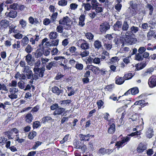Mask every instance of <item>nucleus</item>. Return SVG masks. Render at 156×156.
Wrapping results in <instances>:
<instances>
[{"label": "nucleus", "instance_id": "nucleus-40", "mask_svg": "<svg viewBox=\"0 0 156 156\" xmlns=\"http://www.w3.org/2000/svg\"><path fill=\"white\" fill-rule=\"evenodd\" d=\"M25 51L28 53H30L33 50V48L30 44L27 45L25 48Z\"/></svg>", "mask_w": 156, "mask_h": 156}, {"label": "nucleus", "instance_id": "nucleus-55", "mask_svg": "<svg viewBox=\"0 0 156 156\" xmlns=\"http://www.w3.org/2000/svg\"><path fill=\"white\" fill-rule=\"evenodd\" d=\"M135 59L138 61H141L143 60V57L141 54L138 53L136 55Z\"/></svg>", "mask_w": 156, "mask_h": 156}, {"label": "nucleus", "instance_id": "nucleus-1", "mask_svg": "<svg viewBox=\"0 0 156 156\" xmlns=\"http://www.w3.org/2000/svg\"><path fill=\"white\" fill-rule=\"evenodd\" d=\"M45 69L44 67H42L40 69L39 68H34V74H32V77L33 80H36L39 77H42L44 76V73Z\"/></svg>", "mask_w": 156, "mask_h": 156}, {"label": "nucleus", "instance_id": "nucleus-13", "mask_svg": "<svg viewBox=\"0 0 156 156\" xmlns=\"http://www.w3.org/2000/svg\"><path fill=\"white\" fill-rule=\"evenodd\" d=\"M122 24L121 21H117L113 26L114 30L115 31H120L121 30Z\"/></svg>", "mask_w": 156, "mask_h": 156}, {"label": "nucleus", "instance_id": "nucleus-44", "mask_svg": "<svg viewBox=\"0 0 156 156\" xmlns=\"http://www.w3.org/2000/svg\"><path fill=\"white\" fill-rule=\"evenodd\" d=\"M115 36V34H107L105 36V38L109 40H111L114 38Z\"/></svg>", "mask_w": 156, "mask_h": 156}, {"label": "nucleus", "instance_id": "nucleus-45", "mask_svg": "<svg viewBox=\"0 0 156 156\" xmlns=\"http://www.w3.org/2000/svg\"><path fill=\"white\" fill-rule=\"evenodd\" d=\"M32 72L31 70H30V67L27 66H25L24 68H23V72L24 73H27L30 72Z\"/></svg>", "mask_w": 156, "mask_h": 156}, {"label": "nucleus", "instance_id": "nucleus-22", "mask_svg": "<svg viewBox=\"0 0 156 156\" xmlns=\"http://www.w3.org/2000/svg\"><path fill=\"white\" fill-rule=\"evenodd\" d=\"M29 41V39L27 36L24 37L21 40L22 45L23 46H25L28 44Z\"/></svg>", "mask_w": 156, "mask_h": 156}, {"label": "nucleus", "instance_id": "nucleus-16", "mask_svg": "<svg viewBox=\"0 0 156 156\" xmlns=\"http://www.w3.org/2000/svg\"><path fill=\"white\" fill-rule=\"evenodd\" d=\"M85 19V15L83 14H82L80 15L79 18V25L81 27H83L85 25L84 21Z\"/></svg>", "mask_w": 156, "mask_h": 156}, {"label": "nucleus", "instance_id": "nucleus-23", "mask_svg": "<svg viewBox=\"0 0 156 156\" xmlns=\"http://www.w3.org/2000/svg\"><path fill=\"white\" fill-rule=\"evenodd\" d=\"M52 92L56 94L59 95L61 92V90L57 87L54 86L52 88Z\"/></svg>", "mask_w": 156, "mask_h": 156}, {"label": "nucleus", "instance_id": "nucleus-5", "mask_svg": "<svg viewBox=\"0 0 156 156\" xmlns=\"http://www.w3.org/2000/svg\"><path fill=\"white\" fill-rule=\"evenodd\" d=\"M129 140V137H123L121 141L117 142L115 144V146H117L116 147L117 149L119 150L120 147H122V145L123 144L128 142Z\"/></svg>", "mask_w": 156, "mask_h": 156}, {"label": "nucleus", "instance_id": "nucleus-2", "mask_svg": "<svg viewBox=\"0 0 156 156\" xmlns=\"http://www.w3.org/2000/svg\"><path fill=\"white\" fill-rule=\"evenodd\" d=\"M120 38L122 39L120 40L121 43H122V45L123 44L124 41L129 44H132L136 43L137 40L136 38L132 37L129 36H127L126 34L125 35H121Z\"/></svg>", "mask_w": 156, "mask_h": 156}, {"label": "nucleus", "instance_id": "nucleus-60", "mask_svg": "<svg viewBox=\"0 0 156 156\" xmlns=\"http://www.w3.org/2000/svg\"><path fill=\"white\" fill-rule=\"evenodd\" d=\"M140 133L141 132L140 131H136L131 133L130 134L128 135L129 136H134L140 135Z\"/></svg>", "mask_w": 156, "mask_h": 156}, {"label": "nucleus", "instance_id": "nucleus-50", "mask_svg": "<svg viewBox=\"0 0 156 156\" xmlns=\"http://www.w3.org/2000/svg\"><path fill=\"white\" fill-rule=\"evenodd\" d=\"M154 32L152 31H149L147 34V37L148 40L151 39V37L154 35Z\"/></svg>", "mask_w": 156, "mask_h": 156}, {"label": "nucleus", "instance_id": "nucleus-52", "mask_svg": "<svg viewBox=\"0 0 156 156\" xmlns=\"http://www.w3.org/2000/svg\"><path fill=\"white\" fill-rule=\"evenodd\" d=\"M56 30L59 33H62L63 30V27L61 25H58L57 27Z\"/></svg>", "mask_w": 156, "mask_h": 156}, {"label": "nucleus", "instance_id": "nucleus-61", "mask_svg": "<svg viewBox=\"0 0 156 156\" xmlns=\"http://www.w3.org/2000/svg\"><path fill=\"white\" fill-rule=\"evenodd\" d=\"M20 24L21 25L22 27L23 28L25 27L27 25L26 21L25 20L23 19L20 20Z\"/></svg>", "mask_w": 156, "mask_h": 156}, {"label": "nucleus", "instance_id": "nucleus-14", "mask_svg": "<svg viewBox=\"0 0 156 156\" xmlns=\"http://www.w3.org/2000/svg\"><path fill=\"white\" fill-rule=\"evenodd\" d=\"M57 62L55 61H52L48 63L46 66V68L48 70H50L53 67H55L56 66Z\"/></svg>", "mask_w": 156, "mask_h": 156}, {"label": "nucleus", "instance_id": "nucleus-21", "mask_svg": "<svg viewBox=\"0 0 156 156\" xmlns=\"http://www.w3.org/2000/svg\"><path fill=\"white\" fill-rule=\"evenodd\" d=\"M94 45L95 48L98 50L102 46L101 42L99 40L95 41L94 42Z\"/></svg>", "mask_w": 156, "mask_h": 156}, {"label": "nucleus", "instance_id": "nucleus-8", "mask_svg": "<svg viewBox=\"0 0 156 156\" xmlns=\"http://www.w3.org/2000/svg\"><path fill=\"white\" fill-rule=\"evenodd\" d=\"M9 25V22L6 20H2L0 22V29L4 30Z\"/></svg>", "mask_w": 156, "mask_h": 156}, {"label": "nucleus", "instance_id": "nucleus-26", "mask_svg": "<svg viewBox=\"0 0 156 156\" xmlns=\"http://www.w3.org/2000/svg\"><path fill=\"white\" fill-rule=\"evenodd\" d=\"M71 101L70 100L68 99L61 101L60 103L62 106H65L66 105H69L71 103Z\"/></svg>", "mask_w": 156, "mask_h": 156}, {"label": "nucleus", "instance_id": "nucleus-54", "mask_svg": "<svg viewBox=\"0 0 156 156\" xmlns=\"http://www.w3.org/2000/svg\"><path fill=\"white\" fill-rule=\"evenodd\" d=\"M28 20L29 23L32 24H33L34 23H37V20L34 19L31 16H30L28 19Z\"/></svg>", "mask_w": 156, "mask_h": 156}, {"label": "nucleus", "instance_id": "nucleus-46", "mask_svg": "<svg viewBox=\"0 0 156 156\" xmlns=\"http://www.w3.org/2000/svg\"><path fill=\"white\" fill-rule=\"evenodd\" d=\"M67 2L66 0H61L58 1V4L59 5L65 6L67 5Z\"/></svg>", "mask_w": 156, "mask_h": 156}, {"label": "nucleus", "instance_id": "nucleus-39", "mask_svg": "<svg viewBox=\"0 0 156 156\" xmlns=\"http://www.w3.org/2000/svg\"><path fill=\"white\" fill-rule=\"evenodd\" d=\"M146 66L145 63L143 62L140 64H137L136 68L137 70H138L143 69Z\"/></svg>", "mask_w": 156, "mask_h": 156}, {"label": "nucleus", "instance_id": "nucleus-49", "mask_svg": "<svg viewBox=\"0 0 156 156\" xmlns=\"http://www.w3.org/2000/svg\"><path fill=\"white\" fill-rule=\"evenodd\" d=\"M18 84L16 80H12L11 83H9V86L11 87H16Z\"/></svg>", "mask_w": 156, "mask_h": 156}, {"label": "nucleus", "instance_id": "nucleus-42", "mask_svg": "<svg viewBox=\"0 0 156 156\" xmlns=\"http://www.w3.org/2000/svg\"><path fill=\"white\" fill-rule=\"evenodd\" d=\"M75 67L78 70H82L83 68V66L82 64L79 63L78 62H77Z\"/></svg>", "mask_w": 156, "mask_h": 156}, {"label": "nucleus", "instance_id": "nucleus-20", "mask_svg": "<svg viewBox=\"0 0 156 156\" xmlns=\"http://www.w3.org/2000/svg\"><path fill=\"white\" fill-rule=\"evenodd\" d=\"M0 90L3 91L2 92V93L5 94L8 92V90L5 84L0 83Z\"/></svg>", "mask_w": 156, "mask_h": 156}, {"label": "nucleus", "instance_id": "nucleus-62", "mask_svg": "<svg viewBox=\"0 0 156 156\" xmlns=\"http://www.w3.org/2000/svg\"><path fill=\"white\" fill-rule=\"evenodd\" d=\"M146 50V48L143 47H141L139 48L138 50V51L140 54H142Z\"/></svg>", "mask_w": 156, "mask_h": 156}, {"label": "nucleus", "instance_id": "nucleus-7", "mask_svg": "<svg viewBox=\"0 0 156 156\" xmlns=\"http://www.w3.org/2000/svg\"><path fill=\"white\" fill-rule=\"evenodd\" d=\"M148 84L151 87H153L156 86V76L153 75L149 79Z\"/></svg>", "mask_w": 156, "mask_h": 156}, {"label": "nucleus", "instance_id": "nucleus-33", "mask_svg": "<svg viewBox=\"0 0 156 156\" xmlns=\"http://www.w3.org/2000/svg\"><path fill=\"white\" fill-rule=\"evenodd\" d=\"M154 69L153 68H150L148 69L147 71L143 74L144 76H147L151 74L153 72Z\"/></svg>", "mask_w": 156, "mask_h": 156}, {"label": "nucleus", "instance_id": "nucleus-25", "mask_svg": "<svg viewBox=\"0 0 156 156\" xmlns=\"http://www.w3.org/2000/svg\"><path fill=\"white\" fill-rule=\"evenodd\" d=\"M58 36L57 33L55 32H51L49 34V36L50 39H55Z\"/></svg>", "mask_w": 156, "mask_h": 156}, {"label": "nucleus", "instance_id": "nucleus-43", "mask_svg": "<svg viewBox=\"0 0 156 156\" xmlns=\"http://www.w3.org/2000/svg\"><path fill=\"white\" fill-rule=\"evenodd\" d=\"M153 132L154 131L153 129L150 128L148 129L147 132L146 134L147 136H152L154 135Z\"/></svg>", "mask_w": 156, "mask_h": 156}, {"label": "nucleus", "instance_id": "nucleus-38", "mask_svg": "<svg viewBox=\"0 0 156 156\" xmlns=\"http://www.w3.org/2000/svg\"><path fill=\"white\" fill-rule=\"evenodd\" d=\"M89 54V51L87 50H84L83 51L81 52L79 54L81 57H84L87 56Z\"/></svg>", "mask_w": 156, "mask_h": 156}, {"label": "nucleus", "instance_id": "nucleus-32", "mask_svg": "<svg viewBox=\"0 0 156 156\" xmlns=\"http://www.w3.org/2000/svg\"><path fill=\"white\" fill-rule=\"evenodd\" d=\"M85 36L86 37L87 39L89 41H91L94 38V35L90 32H88L85 33Z\"/></svg>", "mask_w": 156, "mask_h": 156}, {"label": "nucleus", "instance_id": "nucleus-3", "mask_svg": "<svg viewBox=\"0 0 156 156\" xmlns=\"http://www.w3.org/2000/svg\"><path fill=\"white\" fill-rule=\"evenodd\" d=\"M10 94L8 95V97L11 99H16L18 98V89L16 87H11L9 89Z\"/></svg>", "mask_w": 156, "mask_h": 156}, {"label": "nucleus", "instance_id": "nucleus-47", "mask_svg": "<svg viewBox=\"0 0 156 156\" xmlns=\"http://www.w3.org/2000/svg\"><path fill=\"white\" fill-rule=\"evenodd\" d=\"M131 32L133 33H136L139 31V28L133 26L130 29Z\"/></svg>", "mask_w": 156, "mask_h": 156}, {"label": "nucleus", "instance_id": "nucleus-12", "mask_svg": "<svg viewBox=\"0 0 156 156\" xmlns=\"http://www.w3.org/2000/svg\"><path fill=\"white\" fill-rule=\"evenodd\" d=\"M87 67L89 70H91L95 74H98L99 73L100 69L98 67L90 65L87 66Z\"/></svg>", "mask_w": 156, "mask_h": 156}, {"label": "nucleus", "instance_id": "nucleus-48", "mask_svg": "<svg viewBox=\"0 0 156 156\" xmlns=\"http://www.w3.org/2000/svg\"><path fill=\"white\" fill-rule=\"evenodd\" d=\"M145 101L143 100H141L135 102L134 103V105H140L141 106L144 105V106Z\"/></svg>", "mask_w": 156, "mask_h": 156}, {"label": "nucleus", "instance_id": "nucleus-24", "mask_svg": "<svg viewBox=\"0 0 156 156\" xmlns=\"http://www.w3.org/2000/svg\"><path fill=\"white\" fill-rule=\"evenodd\" d=\"M65 109L63 108H58L54 112L55 115H61L64 111Z\"/></svg>", "mask_w": 156, "mask_h": 156}, {"label": "nucleus", "instance_id": "nucleus-51", "mask_svg": "<svg viewBox=\"0 0 156 156\" xmlns=\"http://www.w3.org/2000/svg\"><path fill=\"white\" fill-rule=\"evenodd\" d=\"M138 116L136 115H134L132 116V118H129V121L130 122L131 120L133 121H137L138 119Z\"/></svg>", "mask_w": 156, "mask_h": 156}, {"label": "nucleus", "instance_id": "nucleus-57", "mask_svg": "<svg viewBox=\"0 0 156 156\" xmlns=\"http://www.w3.org/2000/svg\"><path fill=\"white\" fill-rule=\"evenodd\" d=\"M92 6L90 3H86L84 7L86 11H89L90 10Z\"/></svg>", "mask_w": 156, "mask_h": 156}, {"label": "nucleus", "instance_id": "nucleus-31", "mask_svg": "<svg viewBox=\"0 0 156 156\" xmlns=\"http://www.w3.org/2000/svg\"><path fill=\"white\" fill-rule=\"evenodd\" d=\"M25 83L23 81H20L18 83V86L20 89H23L25 87Z\"/></svg>", "mask_w": 156, "mask_h": 156}, {"label": "nucleus", "instance_id": "nucleus-17", "mask_svg": "<svg viewBox=\"0 0 156 156\" xmlns=\"http://www.w3.org/2000/svg\"><path fill=\"white\" fill-rule=\"evenodd\" d=\"M87 2H90L92 5V7L94 9V7L100 5V4L97 2V0H86Z\"/></svg>", "mask_w": 156, "mask_h": 156}, {"label": "nucleus", "instance_id": "nucleus-6", "mask_svg": "<svg viewBox=\"0 0 156 156\" xmlns=\"http://www.w3.org/2000/svg\"><path fill=\"white\" fill-rule=\"evenodd\" d=\"M110 28V26L107 22L101 23L100 26V30L102 33H105Z\"/></svg>", "mask_w": 156, "mask_h": 156}, {"label": "nucleus", "instance_id": "nucleus-29", "mask_svg": "<svg viewBox=\"0 0 156 156\" xmlns=\"http://www.w3.org/2000/svg\"><path fill=\"white\" fill-rule=\"evenodd\" d=\"M39 39V36L37 35H36L35 36H34V38L32 37L30 39V41L31 42L32 44H35V41H37Z\"/></svg>", "mask_w": 156, "mask_h": 156}, {"label": "nucleus", "instance_id": "nucleus-4", "mask_svg": "<svg viewBox=\"0 0 156 156\" xmlns=\"http://www.w3.org/2000/svg\"><path fill=\"white\" fill-rule=\"evenodd\" d=\"M77 42L79 44L78 46H80V48L82 49L87 50L90 48L89 44L84 40H79Z\"/></svg>", "mask_w": 156, "mask_h": 156}, {"label": "nucleus", "instance_id": "nucleus-27", "mask_svg": "<svg viewBox=\"0 0 156 156\" xmlns=\"http://www.w3.org/2000/svg\"><path fill=\"white\" fill-rule=\"evenodd\" d=\"M115 130V125L112 123L110 126V127L109 128L108 132L110 134L113 133Z\"/></svg>", "mask_w": 156, "mask_h": 156}, {"label": "nucleus", "instance_id": "nucleus-19", "mask_svg": "<svg viewBox=\"0 0 156 156\" xmlns=\"http://www.w3.org/2000/svg\"><path fill=\"white\" fill-rule=\"evenodd\" d=\"M33 119V117L30 113L27 114L25 117V121L28 123H30Z\"/></svg>", "mask_w": 156, "mask_h": 156}, {"label": "nucleus", "instance_id": "nucleus-18", "mask_svg": "<svg viewBox=\"0 0 156 156\" xmlns=\"http://www.w3.org/2000/svg\"><path fill=\"white\" fill-rule=\"evenodd\" d=\"M48 39L47 38H44L43 39L41 42V44L42 46V47L44 48L46 47L51 45L50 43L48 41Z\"/></svg>", "mask_w": 156, "mask_h": 156}, {"label": "nucleus", "instance_id": "nucleus-9", "mask_svg": "<svg viewBox=\"0 0 156 156\" xmlns=\"http://www.w3.org/2000/svg\"><path fill=\"white\" fill-rule=\"evenodd\" d=\"M59 24L69 26L70 25V20L69 17L67 16L64 17L62 20H60L59 21Z\"/></svg>", "mask_w": 156, "mask_h": 156}, {"label": "nucleus", "instance_id": "nucleus-11", "mask_svg": "<svg viewBox=\"0 0 156 156\" xmlns=\"http://www.w3.org/2000/svg\"><path fill=\"white\" fill-rule=\"evenodd\" d=\"M147 148L146 145L144 143H140L136 149L138 153H140L143 152Z\"/></svg>", "mask_w": 156, "mask_h": 156}, {"label": "nucleus", "instance_id": "nucleus-64", "mask_svg": "<svg viewBox=\"0 0 156 156\" xmlns=\"http://www.w3.org/2000/svg\"><path fill=\"white\" fill-rule=\"evenodd\" d=\"M131 59V56H128L125 58L123 60V61L126 64H127L129 62Z\"/></svg>", "mask_w": 156, "mask_h": 156}, {"label": "nucleus", "instance_id": "nucleus-59", "mask_svg": "<svg viewBox=\"0 0 156 156\" xmlns=\"http://www.w3.org/2000/svg\"><path fill=\"white\" fill-rule=\"evenodd\" d=\"M78 5L76 3H72L70 5V8L72 10H75L77 8Z\"/></svg>", "mask_w": 156, "mask_h": 156}, {"label": "nucleus", "instance_id": "nucleus-28", "mask_svg": "<svg viewBox=\"0 0 156 156\" xmlns=\"http://www.w3.org/2000/svg\"><path fill=\"white\" fill-rule=\"evenodd\" d=\"M53 120L52 118L49 116H46L45 117L41 119L42 122L44 123L46 122H49L50 121Z\"/></svg>", "mask_w": 156, "mask_h": 156}, {"label": "nucleus", "instance_id": "nucleus-53", "mask_svg": "<svg viewBox=\"0 0 156 156\" xmlns=\"http://www.w3.org/2000/svg\"><path fill=\"white\" fill-rule=\"evenodd\" d=\"M42 142L40 141H37L35 143V144L33 147V148L34 150L36 149L39 146L41 145Z\"/></svg>", "mask_w": 156, "mask_h": 156}, {"label": "nucleus", "instance_id": "nucleus-58", "mask_svg": "<svg viewBox=\"0 0 156 156\" xmlns=\"http://www.w3.org/2000/svg\"><path fill=\"white\" fill-rule=\"evenodd\" d=\"M49 61V59L47 58H41V62H42V65L44 66L46 62H48Z\"/></svg>", "mask_w": 156, "mask_h": 156}, {"label": "nucleus", "instance_id": "nucleus-30", "mask_svg": "<svg viewBox=\"0 0 156 156\" xmlns=\"http://www.w3.org/2000/svg\"><path fill=\"white\" fill-rule=\"evenodd\" d=\"M17 12L14 10L10 11L8 14V16L10 17L14 18L16 16Z\"/></svg>", "mask_w": 156, "mask_h": 156}, {"label": "nucleus", "instance_id": "nucleus-37", "mask_svg": "<svg viewBox=\"0 0 156 156\" xmlns=\"http://www.w3.org/2000/svg\"><path fill=\"white\" fill-rule=\"evenodd\" d=\"M16 27V26L12 25L9 27V30L8 32V33L9 34H10L12 32L16 33V30H15V28Z\"/></svg>", "mask_w": 156, "mask_h": 156}, {"label": "nucleus", "instance_id": "nucleus-63", "mask_svg": "<svg viewBox=\"0 0 156 156\" xmlns=\"http://www.w3.org/2000/svg\"><path fill=\"white\" fill-rule=\"evenodd\" d=\"M122 7V5L120 3H118L115 5V9L119 12L120 10Z\"/></svg>", "mask_w": 156, "mask_h": 156}, {"label": "nucleus", "instance_id": "nucleus-41", "mask_svg": "<svg viewBox=\"0 0 156 156\" xmlns=\"http://www.w3.org/2000/svg\"><path fill=\"white\" fill-rule=\"evenodd\" d=\"M133 76L132 74L131 73H129L125 74L124 76V78L125 80H128L131 79Z\"/></svg>", "mask_w": 156, "mask_h": 156}, {"label": "nucleus", "instance_id": "nucleus-34", "mask_svg": "<svg viewBox=\"0 0 156 156\" xmlns=\"http://www.w3.org/2000/svg\"><path fill=\"white\" fill-rule=\"evenodd\" d=\"M32 55L30 54H28L26 56V61L29 65L31 64Z\"/></svg>", "mask_w": 156, "mask_h": 156}, {"label": "nucleus", "instance_id": "nucleus-35", "mask_svg": "<svg viewBox=\"0 0 156 156\" xmlns=\"http://www.w3.org/2000/svg\"><path fill=\"white\" fill-rule=\"evenodd\" d=\"M41 123L40 121H37L33 122V127L34 129L37 128L41 126Z\"/></svg>", "mask_w": 156, "mask_h": 156}, {"label": "nucleus", "instance_id": "nucleus-56", "mask_svg": "<svg viewBox=\"0 0 156 156\" xmlns=\"http://www.w3.org/2000/svg\"><path fill=\"white\" fill-rule=\"evenodd\" d=\"M57 15L58 12H55L53 13L51 16L52 22H54L55 21L56 19L57 18Z\"/></svg>", "mask_w": 156, "mask_h": 156}, {"label": "nucleus", "instance_id": "nucleus-15", "mask_svg": "<svg viewBox=\"0 0 156 156\" xmlns=\"http://www.w3.org/2000/svg\"><path fill=\"white\" fill-rule=\"evenodd\" d=\"M124 77H119L118 76L115 78V83L118 85H121L123 84L125 81Z\"/></svg>", "mask_w": 156, "mask_h": 156}, {"label": "nucleus", "instance_id": "nucleus-10", "mask_svg": "<svg viewBox=\"0 0 156 156\" xmlns=\"http://www.w3.org/2000/svg\"><path fill=\"white\" fill-rule=\"evenodd\" d=\"M139 91L137 87H134L131 89L130 90H128L122 96H123L124 95H127L130 94V92L132 94L134 95L138 94Z\"/></svg>", "mask_w": 156, "mask_h": 156}, {"label": "nucleus", "instance_id": "nucleus-36", "mask_svg": "<svg viewBox=\"0 0 156 156\" xmlns=\"http://www.w3.org/2000/svg\"><path fill=\"white\" fill-rule=\"evenodd\" d=\"M129 27V26L127 22L126 21L123 22L122 27V29L123 31L127 30Z\"/></svg>", "mask_w": 156, "mask_h": 156}]
</instances>
